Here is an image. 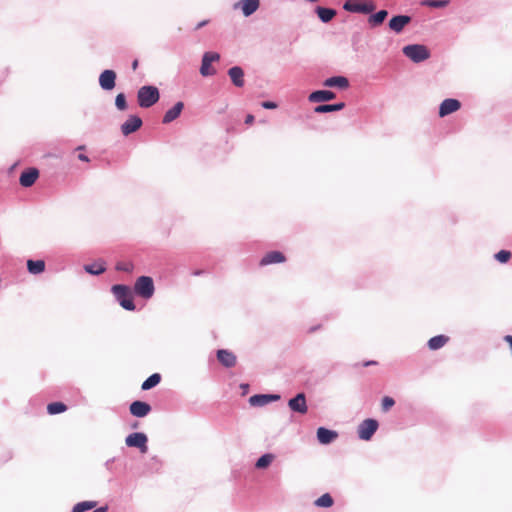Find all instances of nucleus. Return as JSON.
<instances>
[{
  "label": "nucleus",
  "instance_id": "49",
  "mask_svg": "<svg viewBox=\"0 0 512 512\" xmlns=\"http://www.w3.org/2000/svg\"><path fill=\"white\" fill-rule=\"evenodd\" d=\"M376 364H377V362H376V361H367V362H364V363H363V366H365V367H366V366H369V365H376Z\"/></svg>",
  "mask_w": 512,
  "mask_h": 512
},
{
  "label": "nucleus",
  "instance_id": "18",
  "mask_svg": "<svg viewBox=\"0 0 512 512\" xmlns=\"http://www.w3.org/2000/svg\"><path fill=\"white\" fill-rule=\"evenodd\" d=\"M338 437L337 432L324 427L317 429V439L321 444H329Z\"/></svg>",
  "mask_w": 512,
  "mask_h": 512
},
{
  "label": "nucleus",
  "instance_id": "52",
  "mask_svg": "<svg viewBox=\"0 0 512 512\" xmlns=\"http://www.w3.org/2000/svg\"><path fill=\"white\" fill-rule=\"evenodd\" d=\"M200 274H201V271L194 272V275H200Z\"/></svg>",
  "mask_w": 512,
  "mask_h": 512
},
{
  "label": "nucleus",
  "instance_id": "5",
  "mask_svg": "<svg viewBox=\"0 0 512 512\" xmlns=\"http://www.w3.org/2000/svg\"><path fill=\"white\" fill-rule=\"evenodd\" d=\"M343 7L345 10H347L349 12L364 13V14L371 13L376 8L374 2H372V1L346 2Z\"/></svg>",
  "mask_w": 512,
  "mask_h": 512
},
{
  "label": "nucleus",
  "instance_id": "37",
  "mask_svg": "<svg viewBox=\"0 0 512 512\" xmlns=\"http://www.w3.org/2000/svg\"><path fill=\"white\" fill-rule=\"evenodd\" d=\"M495 258L501 263H506L511 258V252L507 250H501L495 255Z\"/></svg>",
  "mask_w": 512,
  "mask_h": 512
},
{
  "label": "nucleus",
  "instance_id": "51",
  "mask_svg": "<svg viewBox=\"0 0 512 512\" xmlns=\"http://www.w3.org/2000/svg\"><path fill=\"white\" fill-rule=\"evenodd\" d=\"M106 511H107L106 507H100V508L95 509L93 512H106Z\"/></svg>",
  "mask_w": 512,
  "mask_h": 512
},
{
  "label": "nucleus",
  "instance_id": "15",
  "mask_svg": "<svg viewBox=\"0 0 512 512\" xmlns=\"http://www.w3.org/2000/svg\"><path fill=\"white\" fill-rule=\"evenodd\" d=\"M411 18L406 15L394 16L389 21V28L396 33H400L404 27L410 23Z\"/></svg>",
  "mask_w": 512,
  "mask_h": 512
},
{
  "label": "nucleus",
  "instance_id": "48",
  "mask_svg": "<svg viewBox=\"0 0 512 512\" xmlns=\"http://www.w3.org/2000/svg\"><path fill=\"white\" fill-rule=\"evenodd\" d=\"M269 396V401H275V400H278L280 398L279 395H268Z\"/></svg>",
  "mask_w": 512,
  "mask_h": 512
},
{
  "label": "nucleus",
  "instance_id": "7",
  "mask_svg": "<svg viewBox=\"0 0 512 512\" xmlns=\"http://www.w3.org/2000/svg\"><path fill=\"white\" fill-rule=\"evenodd\" d=\"M147 436L144 433L135 432L127 436L125 442L129 447H137L142 453H146L147 447Z\"/></svg>",
  "mask_w": 512,
  "mask_h": 512
},
{
  "label": "nucleus",
  "instance_id": "46",
  "mask_svg": "<svg viewBox=\"0 0 512 512\" xmlns=\"http://www.w3.org/2000/svg\"><path fill=\"white\" fill-rule=\"evenodd\" d=\"M78 159L84 162H89V158L85 154H79Z\"/></svg>",
  "mask_w": 512,
  "mask_h": 512
},
{
  "label": "nucleus",
  "instance_id": "26",
  "mask_svg": "<svg viewBox=\"0 0 512 512\" xmlns=\"http://www.w3.org/2000/svg\"><path fill=\"white\" fill-rule=\"evenodd\" d=\"M316 13L323 22H329L336 15V11L331 8L317 7Z\"/></svg>",
  "mask_w": 512,
  "mask_h": 512
},
{
  "label": "nucleus",
  "instance_id": "30",
  "mask_svg": "<svg viewBox=\"0 0 512 512\" xmlns=\"http://www.w3.org/2000/svg\"><path fill=\"white\" fill-rule=\"evenodd\" d=\"M334 500L332 496L329 493H325L322 496H320L318 499L315 500L314 504L317 507H324L329 508L333 505Z\"/></svg>",
  "mask_w": 512,
  "mask_h": 512
},
{
  "label": "nucleus",
  "instance_id": "36",
  "mask_svg": "<svg viewBox=\"0 0 512 512\" xmlns=\"http://www.w3.org/2000/svg\"><path fill=\"white\" fill-rule=\"evenodd\" d=\"M115 105L121 111H124V110L127 109L126 97H125V95L123 93H119L116 96V98H115Z\"/></svg>",
  "mask_w": 512,
  "mask_h": 512
},
{
  "label": "nucleus",
  "instance_id": "44",
  "mask_svg": "<svg viewBox=\"0 0 512 512\" xmlns=\"http://www.w3.org/2000/svg\"><path fill=\"white\" fill-rule=\"evenodd\" d=\"M261 105L265 109H276L277 108V104L275 102H271V101H264V102H262Z\"/></svg>",
  "mask_w": 512,
  "mask_h": 512
},
{
  "label": "nucleus",
  "instance_id": "28",
  "mask_svg": "<svg viewBox=\"0 0 512 512\" xmlns=\"http://www.w3.org/2000/svg\"><path fill=\"white\" fill-rule=\"evenodd\" d=\"M84 269L86 272H88L92 275H99L106 270L103 262H97V263L85 265Z\"/></svg>",
  "mask_w": 512,
  "mask_h": 512
},
{
  "label": "nucleus",
  "instance_id": "43",
  "mask_svg": "<svg viewBox=\"0 0 512 512\" xmlns=\"http://www.w3.org/2000/svg\"><path fill=\"white\" fill-rule=\"evenodd\" d=\"M11 459V454L9 452H3L0 454V465L7 463Z\"/></svg>",
  "mask_w": 512,
  "mask_h": 512
},
{
  "label": "nucleus",
  "instance_id": "42",
  "mask_svg": "<svg viewBox=\"0 0 512 512\" xmlns=\"http://www.w3.org/2000/svg\"><path fill=\"white\" fill-rule=\"evenodd\" d=\"M203 57H208L210 64L214 61H218L220 58L218 53H213V52H207L204 54Z\"/></svg>",
  "mask_w": 512,
  "mask_h": 512
},
{
  "label": "nucleus",
  "instance_id": "19",
  "mask_svg": "<svg viewBox=\"0 0 512 512\" xmlns=\"http://www.w3.org/2000/svg\"><path fill=\"white\" fill-rule=\"evenodd\" d=\"M259 0H241L235 5L240 7L245 16H250L259 8Z\"/></svg>",
  "mask_w": 512,
  "mask_h": 512
},
{
  "label": "nucleus",
  "instance_id": "20",
  "mask_svg": "<svg viewBox=\"0 0 512 512\" xmlns=\"http://www.w3.org/2000/svg\"><path fill=\"white\" fill-rule=\"evenodd\" d=\"M184 108L183 102H177L172 108H170L164 115L162 122L168 124L179 117Z\"/></svg>",
  "mask_w": 512,
  "mask_h": 512
},
{
  "label": "nucleus",
  "instance_id": "23",
  "mask_svg": "<svg viewBox=\"0 0 512 512\" xmlns=\"http://www.w3.org/2000/svg\"><path fill=\"white\" fill-rule=\"evenodd\" d=\"M449 341V337L446 335H437L432 337L428 341V347L430 350H438L445 346Z\"/></svg>",
  "mask_w": 512,
  "mask_h": 512
},
{
  "label": "nucleus",
  "instance_id": "31",
  "mask_svg": "<svg viewBox=\"0 0 512 512\" xmlns=\"http://www.w3.org/2000/svg\"><path fill=\"white\" fill-rule=\"evenodd\" d=\"M66 410L67 406L62 402H53L47 405V411L51 415L62 413Z\"/></svg>",
  "mask_w": 512,
  "mask_h": 512
},
{
  "label": "nucleus",
  "instance_id": "35",
  "mask_svg": "<svg viewBox=\"0 0 512 512\" xmlns=\"http://www.w3.org/2000/svg\"><path fill=\"white\" fill-rule=\"evenodd\" d=\"M274 459V456L272 454H264L263 456H261L257 462H256V467L258 469H263V468H266L268 467L271 462L273 461Z\"/></svg>",
  "mask_w": 512,
  "mask_h": 512
},
{
  "label": "nucleus",
  "instance_id": "27",
  "mask_svg": "<svg viewBox=\"0 0 512 512\" xmlns=\"http://www.w3.org/2000/svg\"><path fill=\"white\" fill-rule=\"evenodd\" d=\"M387 15L388 12L386 10H380L369 17V24L372 26H378L383 23Z\"/></svg>",
  "mask_w": 512,
  "mask_h": 512
},
{
  "label": "nucleus",
  "instance_id": "1",
  "mask_svg": "<svg viewBox=\"0 0 512 512\" xmlns=\"http://www.w3.org/2000/svg\"><path fill=\"white\" fill-rule=\"evenodd\" d=\"M159 90L155 86H142L137 93L138 104L142 108H149L158 102Z\"/></svg>",
  "mask_w": 512,
  "mask_h": 512
},
{
  "label": "nucleus",
  "instance_id": "39",
  "mask_svg": "<svg viewBox=\"0 0 512 512\" xmlns=\"http://www.w3.org/2000/svg\"><path fill=\"white\" fill-rule=\"evenodd\" d=\"M134 266L131 262H119L116 265L118 271L132 272Z\"/></svg>",
  "mask_w": 512,
  "mask_h": 512
},
{
  "label": "nucleus",
  "instance_id": "12",
  "mask_svg": "<svg viewBox=\"0 0 512 512\" xmlns=\"http://www.w3.org/2000/svg\"><path fill=\"white\" fill-rule=\"evenodd\" d=\"M39 177V171L36 168H29L23 171L19 178V183L23 187L32 186Z\"/></svg>",
  "mask_w": 512,
  "mask_h": 512
},
{
  "label": "nucleus",
  "instance_id": "32",
  "mask_svg": "<svg viewBox=\"0 0 512 512\" xmlns=\"http://www.w3.org/2000/svg\"><path fill=\"white\" fill-rule=\"evenodd\" d=\"M200 73L203 76H210L215 74V70L211 67L208 57H203L200 68Z\"/></svg>",
  "mask_w": 512,
  "mask_h": 512
},
{
  "label": "nucleus",
  "instance_id": "53",
  "mask_svg": "<svg viewBox=\"0 0 512 512\" xmlns=\"http://www.w3.org/2000/svg\"><path fill=\"white\" fill-rule=\"evenodd\" d=\"M83 149H84V146H79V147L77 148V150H83Z\"/></svg>",
  "mask_w": 512,
  "mask_h": 512
},
{
  "label": "nucleus",
  "instance_id": "45",
  "mask_svg": "<svg viewBox=\"0 0 512 512\" xmlns=\"http://www.w3.org/2000/svg\"><path fill=\"white\" fill-rule=\"evenodd\" d=\"M254 116L252 114H248L245 118V123L248 124V125H251L253 124L254 122Z\"/></svg>",
  "mask_w": 512,
  "mask_h": 512
},
{
  "label": "nucleus",
  "instance_id": "24",
  "mask_svg": "<svg viewBox=\"0 0 512 512\" xmlns=\"http://www.w3.org/2000/svg\"><path fill=\"white\" fill-rule=\"evenodd\" d=\"M345 107L343 102L337 104H322L315 107L314 111L316 113H329L333 111L342 110Z\"/></svg>",
  "mask_w": 512,
  "mask_h": 512
},
{
  "label": "nucleus",
  "instance_id": "22",
  "mask_svg": "<svg viewBox=\"0 0 512 512\" xmlns=\"http://www.w3.org/2000/svg\"><path fill=\"white\" fill-rule=\"evenodd\" d=\"M324 86L326 87H338L341 89H346L349 86V81L346 77L343 76H334L326 79L324 81Z\"/></svg>",
  "mask_w": 512,
  "mask_h": 512
},
{
  "label": "nucleus",
  "instance_id": "34",
  "mask_svg": "<svg viewBox=\"0 0 512 512\" xmlns=\"http://www.w3.org/2000/svg\"><path fill=\"white\" fill-rule=\"evenodd\" d=\"M96 506V502L94 501H84L77 503L73 507V512H85L88 511Z\"/></svg>",
  "mask_w": 512,
  "mask_h": 512
},
{
  "label": "nucleus",
  "instance_id": "38",
  "mask_svg": "<svg viewBox=\"0 0 512 512\" xmlns=\"http://www.w3.org/2000/svg\"><path fill=\"white\" fill-rule=\"evenodd\" d=\"M395 404V401L393 398L389 397V396H385L383 399H382V410L384 412H387L388 410H390V408H392Z\"/></svg>",
  "mask_w": 512,
  "mask_h": 512
},
{
  "label": "nucleus",
  "instance_id": "14",
  "mask_svg": "<svg viewBox=\"0 0 512 512\" xmlns=\"http://www.w3.org/2000/svg\"><path fill=\"white\" fill-rule=\"evenodd\" d=\"M129 410L135 417H145L151 411V406L143 401H134L131 403Z\"/></svg>",
  "mask_w": 512,
  "mask_h": 512
},
{
  "label": "nucleus",
  "instance_id": "16",
  "mask_svg": "<svg viewBox=\"0 0 512 512\" xmlns=\"http://www.w3.org/2000/svg\"><path fill=\"white\" fill-rule=\"evenodd\" d=\"M217 359L223 366L227 368H231L236 365V356L232 352L225 349H220L217 351Z\"/></svg>",
  "mask_w": 512,
  "mask_h": 512
},
{
  "label": "nucleus",
  "instance_id": "50",
  "mask_svg": "<svg viewBox=\"0 0 512 512\" xmlns=\"http://www.w3.org/2000/svg\"><path fill=\"white\" fill-rule=\"evenodd\" d=\"M207 22H208V21H202V22L198 23V24H197V26H196V29H200L201 27H203L204 25H206V24H207Z\"/></svg>",
  "mask_w": 512,
  "mask_h": 512
},
{
  "label": "nucleus",
  "instance_id": "29",
  "mask_svg": "<svg viewBox=\"0 0 512 512\" xmlns=\"http://www.w3.org/2000/svg\"><path fill=\"white\" fill-rule=\"evenodd\" d=\"M161 380V376L160 374L158 373H155V374H152L151 376H149L143 383H142V386L141 388L143 390H149L151 388H153L154 386H156L157 384H159Z\"/></svg>",
  "mask_w": 512,
  "mask_h": 512
},
{
  "label": "nucleus",
  "instance_id": "47",
  "mask_svg": "<svg viewBox=\"0 0 512 512\" xmlns=\"http://www.w3.org/2000/svg\"><path fill=\"white\" fill-rule=\"evenodd\" d=\"M138 65H139V61H138V59H135V60L132 62V69H133L134 71H135V70H137Z\"/></svg>",
  "mask_w": 512,
  "mask_h": 512
},
{
  "label": "nucleus",
  "instance_id": "6",
  "mask_svg": "<svg viewBox=\"0 0 512 512\" xmlns=\"http://www.w3.org/2000/svg\"><path fill=\"white\" fill-rule=\"evenodd\" d=\"M378 428V422L374 419L364 420L358 427V436L362 440H370Z\"/></svg>",
  "mask_w": 512,
  "mask_h": 512
},
{
  "label": "nucleus",
  "instance_id": "2",
  "mask_svg": "<svg viewBox=\"0 0 512 512\" xmlns=\"http://www.w3.org/2000/svg\"><path fill=\"white\" fill-rule=\"evenodd\" d=\"M112 292L124 309L129 311H133L135 309L132 292L128 286L121 284L114 285L112 287Z\"/></svg>",
  "mask_w": 512,
  "mask_h": 512
},
{
  "label": "nucleus",
  "instance_id": "17",
  "mask_svg": "<svg viewBox=\"0 0 512 512\" xmlns=\"http://www.w3.org/2000/svg\"><path fill=\"white\" fill-rule=\"evenodd\" d=\"M336 97V94L329 90H317L312 92L308 99L310 102L317 103V102H324V101H330L333 100Z\"/></svg>",
  "mask_w": 512,
  "mask_h": 512
},
{
  "label": "nucleus",
  "instance_id": "21",
  "mask_svg": "<svg viewBox=\"0 0 512 512\" xmlns=\"http://www.w3.org/2000/svg\"><path fill=\"white\" fill-rule=\"evenodd\" d=\"M228 74L235 86L242 87L244 85V72L242 68L234 66L229 69Z\"/></svg>",
  "mask_w": 512,
  "mask_h": 512
},
{
  "label": "nucleus",
  "instance_id": "9",
  "mask_svg": "<svg viewBox=\"0 0 512 512\" xmlns=\"http://www.w3.org/2000/svg\"><path fill=\"white\" fill-rule=\"evenodd\" d=\"M288 406L293 412H297L300 414H306L308 411V406H307L305 394L304 393L297 394L294 398L289 400Z\"/></svg>",
  "mask_w": 512,
  "mask_h": 512
},
{
  "label": "nucleus",
  "instance_id": "8",
  "mask_svg": "<svg viewBox=\"0 0 512 512\" xmlns=\"http://www.w3.org/2000/svg\"><path fill=\"white\" fill-rule=\"evenodd\" d=\"M116 72L114 70H104L99 76V85L103 90L110 91L116 85Z\"/></svg>",
  "mask_w": 512,
  "mask_h": 512
},
{
  "label": "nucleus",
  "instance_id": "41",
  "mask_svg": "<svg viewBox=\"0 0 512 512\" xmlns=\"http://www.w3.org/2000/svg\"><path fill=\"white\" fill-rule=\"evenodd\" d=\"M203 57H208L210 64L214 61H218L220 58L218 53H213V52H207L204 54Z\"/></svg>",
  "mask_w": 512,
  "mask_h": 512
},
{
  "label": "nucleus",
  "instance_id": "33",
  "mask_svg": "<svg viewBox=\"0 0 512 512\" xmlns=\"http://www.w3.org/2000/svg\"><path fill=\"white\" fill-rule=\"evenodd\" d=\"M249 402L253 406H263L268 404L270 401L268 395H254L250 397Z\"/></svg>",
  "mask_w": 512,
  "mask_h": 512
},
{
  "label": "nucleus",
  "instance_id": "25",
  "mask_svg": "<svg viewBox=\"0 0 512 512\" xmlns=\"http://www.w3.org/2000/svg\"><path fill=\"white\" fill-rule=\"evenodd\" d=\"M27 268L31 274H40L45 270V262L43 260H28Z\"/></svg>",
  "mask_w": 512,
  "mask_h": 512
},
{
  "label": "nucleus",
  "instance_id": "11",
  "mask_svg": "<svg viewBox=\"0 0 512 512\" xmlns=\"http://www.w3.org/2000/svg\"><path fill=\"white\" fill-rule=\"evenodd\" d=\"M142 126V120L140 117L136 115H131L129 118L121 125V132L127 136L135 131H137Z\"/></svg>",
  "mask_w": 512,
  "mask_h": 512
},
{
  "label": "nucleus",
  "instance_id": "10",
  "mask_svg": "<svg viewBox=\"0 0 512 512\" xmlns=\"http://www.w3.org/2000/svg\"><path fill=\"white\" fill-rule=\"evenodd\" d=\"M461 108V103L457 99H445L439 107V116L445 117L451 113L458 111Z\"/></svg>",
  "mask_w": 512,
  "mask_h": 512
},
{
  "label": "nucleus",
  "instance_id": "13",
  "mask_svg": "<svg viewBox=\"0 0 512 512\" xmlns=\"http://www.w3.org/2000/svg\"><path fill=\"white\" fill-rule=\"evenodd\" d=\"M286 261L285 255L280 251H270L266 253L259 262L260 266L283 263Z\"/></svg>",
  "mask_w": 512,
  "mask_h": 512
},
{
  "label": "nucleus",
  "instance_id": "40",
  "mask_svg": "<svg viewBox=\"0 0 512 512\" xmlns=\"http://www.w3.org/2000/svg\"><path fill=\"white\" fill-rule=\"evenodd\" d=\"M448 3H449L448 0H434V1H430L428 3V5L431 6V7L440 8V7L447 6Z\"/></svg>",
  "mask_w": 512,
  "mask_h": 512
},
{
  "label": "nucleus",
  "instance_id": "4",
  "mask_svg": "<svg viewBox=\"0 0 512 512\" xmlns=\"http://www.w3.org/2000/svg\"><path fill=\"white\" fill-rule=\"evenodd\" d=\"M403 53L412 61L418 63L429 58L430 52L424 45H407L403 48Z\"/></svg>",
  "mask_w": 512,
  "mask_h": 512
},
{
  "label": "nucleus",
  "instance_id": "3",
  "mask_svg": "<svg viewBox=\"0 0 512 512\" xmlns=\"http://www.w3.org/2000/svg\"><path fill=\"white\" fill-rule=\"evenodd\" d=\"M154 290L153 279L149 276H141L135 282V293L144 299L151 298L154 294Z\"/></svg>",
  "mask_w": 512,
  "mask_h": 512
}]
</instances>
